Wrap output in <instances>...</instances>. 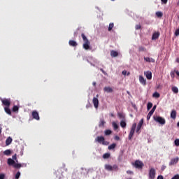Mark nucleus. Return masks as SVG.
<instances>
[{
	"label": "nucleus",
	"instance_id": "obj_52",
	"mask_svg": "<svg viewBox=\"0 0 179 179\" xmlns=\"http://www.w3.org/2000/svg\"><path fill=\"white\" fill-rule=\"evenodd\" d=\"M157 179H164V178H163V176L159 175V176L157 177Z\"/></svg>",
	"mask_w": 179,
	"mask_h": 179
},
{
	"label": "nucleus",
	"instance_id": "obj_56",
	"mask_svg": "<svg viewBox=\"0 0 179 179\" xmlns=\"http://www.w3.org/2000/svg\"><path fill=\"white\" fill-rule=\"evenodd\" d=\"M115 139H116V141H120V137L117 136H116L115 138Z\"/></svg>",
	"mask_w": 179,
	"mask_h": 179
},
{
	"label": "nucleus",
	"instance_id": "obj_43",
	"mask_svg": "<svg viewBox=\"0 0 179 179\" xmlns=\"http://www.w3.org/2000/svg\"><path fill=\"white\" fill-rule=\"evenodd\" d=\"M174 143L176 146H179V139H176Z\"/></svg>",
	"mask_w": 179,
	"mask_h": 179
},
{
	"label": "nucleus",
	"instance_id": "obj_53",
	"mask_svg": "<svg viewBox=\"0 0 179 179\" xmlns=\"http://www.w3.org/2000/svg\"><path fill=\"white\" fill-rule=\"evenodd\" d=\"M162 3H167L169 0H161Z\"/></svg>",
	"mask_w": 179,
	"mask_h": 179
},
{
	"label": "nucleus",
	"instance_id": "obj_31",
	"mask_svg": "<svg viewBox=\"0 0 179 179\" xmlns=\"http://www.w3.org/2000/svg\"><path fill=\"white\" fill-rule=\"evenodd\" d=\"M155 15L157 17H163V13H162L161 11L157 12Z\"/></svg>",
	"mask_w": 179,
	"mask_h": 179
},
{
	"label": "nucleus",
	"instance_id": "obj_27",
	"mask_svg": "<svg viewBox=\"0 0 179 179\" xmlns=\"http://www.w3.org/2000/svg\"><path fill=\"white\" fill-rule=\"evenodd\" d=\"M117 146V144L115 143H113L111 145H110L108 147V150H113V149H115V147Z\"/></svg>",
	"mask_w": 179,
	"mask_h": 179
},
{
	"label": "nucleus",
	"instance_id": "obj_60",
	"mask_svg": "<svg viewBox=\"0 0 179 179\" xmlns=\"http://www.w3.org/2000/svg\"><path fill=\"white\" fill-rule=\"evenodd\" d=\"M177 125H178V127H179V122H178Z\"/></svg>",
	"mask_w": 179,
	"mask_h": 179
},
{
	"label": "nucleus",
	"instance_id": "obj_34",
	"mask_svg": "<svg viewBox=\"0 0 179 179\" xmlns=\"http://www.w3.org/2000/svg\"><path fill=\"white\" fill-rule=\"evenodd\" d=\"M176 70L173 71H171L170 75L171 77L172 78V79H174V78H176Z\"/></svg>",
	"mask_w": 179,
	"mask_h": 179
},
{
	"label": "nucleus",
	"instance_id": "obj_5",
	"mask_svg": "<svg viewBox=\"0 0 179 179\" xmlns=\"http://www.w3.org/2000/svg\"><path fill=\"white\" fill-rule=\"evenodd\" d=\"M135 129H136V123H134L131 126L130 132L129 134V141H131L134 137V134H135Z\"/></svg>",
	"mask_w": 179,
	"mask_h": 179
},
{
	"label": "nucleus",
	"instance_id": "obj_36",
	"mask_svg": "<svg viewBox=\"0 0 179 179\" xmlns=\"http://www.w3.org/2000/svg\"><path fill=\"white\" fill-rule=\"evenodd\" d=\"M112 125H113V128H114L115 130L118 129V124H117V123H115V122H113L112 123Z\"/></svg>",
	"mask_w": 179,
	"mask_h": 179
},
{
	"label": "nucleus",
	"instance_id": "obj_49",
	"mask_svg": "<svg viewBox=\"0 0 179 179\" xmlns=\"http://www.w3.org/2000/svg\"><path fill=\"white\" fill-rule=\"evenodd\" d=\"M101 72H102L104 75H107V73L103 70V69H100Z\"/></svg>",
	"mask_w": 179,
	"mask_h": 179
},
{
	"label": "nucleus",
	"instance_id": "obj_45",
	"mask_svg": "<svg viewBox=\"0 0 179 179\" xmlns=\"http://www.w3.org/2000/svg\"><path fill=\"white\" fill-rule=\"evenodd\" d=\"M0 179H5V174L4 173H0Z\"/></svg>",
	"mask_w": 179,
	"mask_h": 179
},
{
	"label": "nucleus",
	"instance_id": "obj_23",
	"mask_svg": "<svg viewBox=\"0 0 179 179\" xmlns=\"http://www.w3.org/2000/svg\"><path fill=\"white\" fill-rule=\"evenodd\" d=\"M8 164L9 166H14L15 165V160H13L12 158L8 159Z\"/></svg>",
	"mask_w": 179,
	"mask_h": 179
},
{
	"label": "nucleus",
	"instance_id": "obj_3",
	"mask_svg": "<svg viewBox=\"0 0 179 179\" xmlns=\"http://www.w3.org/2000/svg\"><path fill=\"white\" fill-rule=\"evenodd\" d=\"M120 169L118 168V166L117 164H115L113 166H111L110 164H106L105 165V170H107V171H118Z\"/></svg>",
	"mask_w": 179,
	"mask_h": 179
},
{
	"label": "nucleus",
	"instance_id": "obj_30",
	"mask_svg": "<svg viewBox=\"0 0 179 179\" xmlns=\"http://www.w3.org/2000/svg\"><path fill=\"white\" fill-rule=\"evenodd\" d=\"M117 115H118L119 118H122V120L125 119V115H124V113H118Z\"/></svg>",
	"mask_w": 179,
	"mask_h": 179
},
{
	"label": "nucleus",
	"instance_id": "obj_35",
	"mask_svg": "<svg viewBox=\"0 0 179 179\" xmlns=\"http://www.w3.org/2000/svg\"><path fill=\"white\" fill-rule=\"evenodd\" d=\"M113 27H114V23H110L108 29V31H111V30H113Z\"/></svg>",
	"mask_w": 179,
	"mask_h": 179
},
{
	"label": "nucleus",
	"instance_id": "obj_24",
	"mask_svg": "<svg viewBox=\"0 0 179 179\" xmlns=\"http://www.w3.org/2000/svg\"><path fill=\"white\" fill-rule=\"evenodd\" d=\"M69 45H71V47H76L78 45V43H76V41H69Z\"/></svg>",
	"mask_w": 179,
	"mask_h": 179
},
{
	"label": "nucleus",
	"instance_id": "obj_59",
	"mask_svg": "<svg viewBox=\"0 0 179 179\" xmlns=\"http://www.w3.org/2000/svg\"><path fill=\"white\" fill-rule=\"evenodd\" d=\"M92 85H93V86H96V83L94 82V83H92Z\"/></svg>",
	"mask_w": 179,
	"mask_h": 179
},
{
	"label": "nucleus",
	"instance_id": "obj_19",
	"mask_svg": "<svg viewBox=\"0 0 179 179\" xmlns=\"http://www.w3.org/2000/svg\"><path fill=\"white\" fill-rule=\"evenodd\" d=\"M110 56L113 57V58H115V57H118V52L115 50H111Z\"/></svg>",
	"mask_w": 179,
	"mask_h": 179
},
{
	"label": "nucleus",
	"instance_id": "obj_25",
	"mask_svg": "<svg viewBox=\"0 0 179 179\" xmlns=\"http://www.w3.org/2000/svg\"><path fill=\"white\" fill-rule=\"evenodd\" d=\"M3 155H5V156H10V155H12V151L10 150H6L3 152Z\"/></svg>",
	"mask_w": 179,
	"mask_h": 179
},
{
	"label": "nucleus",
	"instance_id": "obj_18",
	"mask_svg": "<svg viewBox=\"0 0 179 179\" xmlns=\"http://www.w3.org/2000/svg\"><path fill=\"white\" fill-rule=\"evenodd\" d=\"M103 91L106 93H113V88H111L110 87H105L103 88Z\"/></svg>",
	"mask_w": 179,
	"mask_h": 179
},
{
	"label": "nucleus",
	"instance_id": "obj_12",
	"mask_svg": "<svg viewBox=\"0 0 179 179\" xmlns=\"http://www.w3.org/2000/svg\"><path fill=\"white\" fill-rule=\"evenodd\" d=\"M55 176L56 177V179H62V171H61V169L57 170L55 172Z\"/></svg>",
	"mask_w": 179,
	"mask_h": 179
},
{
	"label": "nucleus",
	"instance_id": "obj_54",
	"mask_svg": "<svg viewBox=\"0 0 179 179\" xmlns=\"http://www.w3.org/2000/svg\"><path fill=\"white\" fill-rule=\"evenodd\" d=\"M16 159H17L16 155H14L13 156V160H16Z\"/></svg>",
	"mask_w": 179,
	"mask_h": 179
},
{
	"label": "nucleus",
	"instance_id": "obj_11",
	"mask_svg": "<svg viewBox=\"0 0 179 179\" xmlns=\"http://www.w3.org/2000/svg\"><path fill=\"white\" fill-rule=\"evenodd\" d=\"M32 117L34 120H36V121L40 120V115H38V112H37V110L32 111Z\"/></svg>",
	"mask_w": 179,
	"mask_h": 179
},
{
	"label": "nucleus",
	"instance_id": "obj_15",
	"mask_svg": "<svg viewBox=\"0 0 179 179\" xmlns=\"http://www.w3.org/2000/svg\"><path fill=\"white\" fill-rule=\"evenodd\" d=\"M139 82L141 85H143V86L146 85V79H145L142 76H139Z\"/></svg>",
	"mask_w": 179,
	"mask_h": 179
},
{
	"label": "nucleus",
	"instance_id": "obj_48",
	"mask_svg": "<svg viewBox=\"0 0 179 179\" xmlns=\"http://www.w3.org/2000/svg\"><path fill=\"white\" fill-rule=\"evenodd\" d=\"M145 61H146V62H150V57H144Z\"/></svg>",
	"mask_w": 179,
	"mask_h": 179
},
{
	"label": "nucleus",
	"instance_id": "obj_42",
	"mask_svg": "<svg viewBox=\"0 0 179 179\" xmlns=\"http://www.w3.org/2000/svg\"><path fill=\"white\" fill-rule=\"evenodd\" d=\"M141 24H136L135 27L136 30H141Z\"/></svg>",
	"mask_w": 179,
	"mask_h": 179
},
{
	"label": "nucleus",
	"instance_id": "obj_46",
	"mask_svg": "<svg viewBox=\"0 0 179 179\" xmlns=\"http://www.w3.org/2000/svg\"><path fill=\"white\" fill-rule=\"evenodd\" d=\"M175 36H179V28L178 29L176 30L175 31Z\"/></svg>",
	"mask_w": 179,
	"mask_h": 179
},
{
	"label": "nucleus",
	"instance_id": "obj_1",
	"mask_svg": "<svg viewBox=\"0 0 179 179\" xmlns=\"http://www.w3.org/2000/svg\"><path fill=\"white\" fill-rule=\"evenodd\" d=\"M81 37L84 41V43L83 45V48H84V50H90V41H89V39H87L86 35H85V34H82Z\"/></svg>",
	"mask_w": 179,
	"mask_h": 179
},
{
	"label": "nucleus",
	"instance_id": "obj_37",
	"mask_svg": "<svg viewBox=\"0 0 179 179\" xmlns=\"http://www.w3.org/2000/svg\"><path fill=\"white\" fill-rule=\"evenodd\" d=\"M105 124H106V121H104V120H101L99 122V127H104Z\"/></svg>",
	"mask_w": 179,
	"mask_h": 179
},
{
	"label": "nucleus",
	"instance_id": "obj_32",
	"mask_svg": "<svg viewBox=\"0 0 179 179\" xmlns=\"http://www.w3.org/2000/svg\"><path fill=\"white\" fill-rule=\"evenodd\" d=\"M152 107H153V103H152V102H149L147 105L148 111H149Z\"/></svg>",
	"mask_w": 179,
	"mask_h": 179
},
{
	"label": "nucleus",
	"instance_id": "obj_50",
	"mask_svg": "<svg viewBox=\"0 0 179 179\" xmlns=\"http://www.w3.org/2000/svg\"><path fill=\"white\" fill-rule=\"evenodd\" d=\"M127 174H134V172L132 171H127Z\"/></svg>",
	"mask_w": 179,
	"mask_h": 179
},
{
	"label": "nucleus",
	"instance_id": "obj_33",
	"mask_svg": "<svg viewBox=\"0 0 179 179\" xmlns=\"http://www.w3.org/2000/svg\"><path fill=\"white\" fill-rule=\"evenodd\" d=\"M104 134L106 136H108V135H111L112 131L110 129H107L104 131Z\"/></svg>",
	"mask_w": 179,
	"mask_h": 179
},
{
	"label": "nucleus",
	"instance_id": "obj_55",
	"mask_svg": "<svg viewBox=\"0 0 179 179\" xmlns=\"http://www.w3.org/2000/svg\"><path fill=\"white\" fill-rule=\"evenodd\" d=\"M122 75H127V71L124 70V71H122Z\"/></svg>",
	"mask_w": 179,
	"mask_h": 179
},
{
	"label": "nucleus",
	"instance_id": "obj_6",
	"mask_svg": "<svg viewBox=\"0 0 179 179\" xmlns=\"http://www.w3.org/2000/svg\"><path fill=\"white\" fill-rule=\"evenodd\" d=\"M133 166H134L136 169H143L144 164L143 162H142V161L136 160L135 162L133 164Z\"/></svg>",
	"mask_w": 179,
	"mask_h": 179
},
{
	"label": "nucleus",
	"instance_id": "obj_38",
	"mask_svg": "<svg viewBox=\"0 0 179 179\" xmlns=\"http://www.w3.org/2000/svg\"><path fill=\"white\" fill-rule=\"evenodd\" d=\"M13 113H16V111H19V107H17V106H14L13 107Z\"/></svg>",
	"mask_w": 179,
	"mask_h": 179
},
{
	"label": "nucleus",
	"instance_id": "obj_58",
	"mask_svg": "<svg viewBox=\"0 0 179 179\" xmlns=\"http://www.w3.org/2000/svg\"><path fill=\"white\" fill-rule=\"evenodd\" d=\"M176 62H178V64H179V57L176 58Z\"/></svg>",
	"mask_w": 179,
	"mask_h": 179
},
{
	"label": "nucleus",
	"instance_id": "obj_41",
	"mask_svg": "<svg viewBox=\"0 0 179 179\" xmlns=\"http://www.w3.org/2000/svg\"><path fill=\"white\" fill-rule=\"evenodd\" d=\"M14 167L15 168V169H20V167H22V164H14Z\"/></svg>",
	"mask_w": 179,
	"mask_h": 179
},
{
	"label": "nucleus",
	"instance_id": "obj_44",
	"mask_svg": "<svg viewBox=\"0 0 179 179\" xmlns=\"http://www.w3.org/2000/svg\"><path fill=\"white\" fill-rule=\"evenodd\" d=\"M19 177H20V172H17L16 174H15V179H19Z\"/></svg>",
	"mask_w": 179,
	"mask_h": 179
},
{
	"label": "nucleus",
	"instance_id": "obj_22",
	"mask_svg": "<svg viewBox=\"0 0 179 179\" xmlns=\"http://www.w3.org/2000/svg\"><path fill=\"white\" fill-rule=\"evenodd\" d=\"M12 137H8L7 138V139L6 140V146H9V145H10V143H12Z\"/></svg>",
	"mask_w": 179,
	"mask_h": 179
},
{
	"label": "nucleus",
	"instance_id": "obj_57",
	"mask_svg": "<svg viewBox=\"0 0 179 179\" xmlns=\"http://www.w3.org/2000/svg\"><path fill=\"white\" fill-rule=\"evenodd\" d=\"M166 166H162V171H164V169H166Z\"/></svg>",
	"mask_w": 179,
	"mask_h": 179
},
{
	"label": "nucleus",
	"instance_id": "obj_7",
	"mask_svg": "<svg viewBox=\"0 0 179 179\" xmlns=\"http://www.w3.org/2000/svg\"><path fill=\"white\" fill-rule=\"evenodd\" d=\"M156 178V169L151 168L149 171V179Z\"/></svg>",
	"mask_w": 179,
	"mask_h": 179
},
{
	"label": "nucleus",
	"instance_id": "obj_14",
	"mask_svg": "<svg viewBox=\"0 0 179 179\" xmlns=\"http://www.w3.org/2000/svg\"><path fill=\"white\" fill-rule=\"evenodd\" d=\"M160 37V32H155L152 34V40H157Z\"/></svg>",
	"mask_w": 179,
	"mask_h": 179
},
{
	"label": "nucleus",
	"instance_id": "obj_8",
	"mask_svg": "<svg viewBox=\"0 0 179 179\" xmlns=\"http://www.w3.org/2000/svg\"><path fill=\"white\" fill-rule=\"evenodd\" d=\"M3 106L6 107H10V99H1Z\"/></svg>",
	"mask_w": 179,
	"mask_h": 179
},
{
	"label": "nucleus",
	"instance_id": "obj_4",
	"mask_svg": "<svg viewBox=\"0 0 179 179\" xmlns=\"http://www.w3.org/2000/svg\"><path fill=\"white\" fill-rule=\"evenodd\" d=\"M154 121L158 122L161 125H164L166 124V119L160 117V116H153Z\"/></svg>",
	"mask_w": 179,
	"mask_h": 179
},
{
	"label": "nucleus",
	"instance_id": "obj_10",
	"mask_svg": "<svg viewBox=\"0 0 179 179\" xmlns=\"http://www.w3.org/2000/svg\"><path fill=\"white\" fill-rule=\"evenodd\" d=\"M157 106H154L153 108H152V110L149 112V113L147 115V120L149 121L150 120V117H152V115H153V113H155V111H156V108H157Z\"/></svg>",
	"mask_w": 179,
	"mask_h": 179
},
{
	"label": "nucleus",
	"instance_id": "obj_20",
	"mask_svg": "<svg viewBox=\"0 0 179 179\" xmlns=\"http://www.w3.org/2000/svg\"><path fill=\"white\" fill-rule=\"evenodd\" d=\"M145 76L148 80H150L152 79V72L151 71H146L145 72Z\"/></svg>",
	"mask_w": 179,
	"mask_h": 179
},
{
	"label": "nucleus",
	"instance_id": "obj_26",
	"mask_svg": "<svg viewBox=\"0 0 179 179\" xmlns=\"http://www.w3.org/2000/svg\"><path fill=\"white\" fill-rule=\"evenodd\" d=\"M120 127L122 128H126L127 127V122H125V120L120 121Z\"/></svg>",
	"mask_w": 179,
	"mask_h": 179
},
{
	"label": "nucleus",
	"instance_id": "obj_40",
	"mask_svg": "<svg viewBox=\"0 0 179 179\" xmlns=\"http://www.w3.org/2000/svg\"><path fill=\"white\" fill-rule=\"evenodd\" d=\"M110 157V153H105L103 155V159H108Z\"/></svg>",
	"mask_w": 179,
	"mask_h": 179
},
{
	"label": "nucleus",
	"instance_id": "obj_39",
	"mask_svg": "<svg viewBox=\"0 0 179 179\" xmlns=\"http://www.w3.org/2000/svg\"><path fill=\"white\" fill-rule=\"evenodd\" d=\"M138 51H140V52H145V51H146V48H145V47L140 46L138 48Z\"/></svg>",
	"mask_w": 179,
	"mask_h": 179
},
{
	"label": "nucleus",
	"instance_id": "obj_51",
	"mask_svg": "<svg viewBox=\"0 0 179 179\" xmlns=\"http://www.w3.org/2000/svg\"><path fill=\"white\" fill-rule=\"evenodd\" d=\"M155 59L153 58H150V62H152V63H155Z\"/></svg>",
	"mask_w": 179,
	"mask_h": 179
},
{
	"label": "nucleus",
	"instance_id": "obj_47",
	"mask_svg": "<svg viewBox=\"0 0 179 179\" xmlns=\"http://www.w3.org/2000/svg\"><path fill=\"white\" fill-rule=\"evenodd\" d=\"M171 179H179V175L178 174L175 175Z\"/></svg>",
	"mask_w": 179,
	"mask_h": 179
},
{
	"label": "nucleus",
	"instance_id": "obj_28",
	"mask_svg": "<svg viewBox=\"0 0 179 179\" xmlns=\"http://www.w3.org/2000/svg\"><path fill=\"white\" fill-rule=\"evenodd\" d=\"M171 90L173 93H175L176 94H177L178 93V88L177 87H173L171 88Z\"/></svg>",
	"mask_w": 179,
	"mask_h": 179
},
{
	"label": "nucleus",
	"instance_id": "obj_9",
	"mask_svg": "<svg viewBox=\"0 0 179 179\" xmlns=\"http://www.w3.org/2000/svg\"><path fill=\"white\" fill-rule=\"evenodd\" d=\"M92 103L95 108H99V94L94 97L92 99Z\"/></svg>",
	"mask_w": 179,
	"mask_h": 179
},
{
	"label": "nucleus",
	"instance_id": "obj_17",
	"mask_svg": "<svg viewBox=\"0 0 179 179\" xmlns=\"http://www.w3.org/2000/svg\"><path fill=\"white\" fill-rule=\"evenodd\" d=\"M178 157L172 159L171 160L170 165L173 166V164H177V163H178Z\"/></svg>",
	"mask_w": 179,
	"mask_h": 179
},
{
	"label": "nucleus",
	"instance_id": "obj_2",
	"mask_svg": "<svg viewBox=\"0 0 179 179\" xmlns=\"http://www.w3.org/2000/svg\"><path fill=\"white\" fill-rule=\"evenodd\" d=\"M95 142H98V143H101L104 146H107L108 145V141H106V138L103 136H99L95 138Z\"/></svg>",
	"mask_w": 179,
	"mask_h": 179
},
{
	"label": "nucleus",
	"instance_id": "obj_29",
	"mask_svg": "<svg viewBox=\"0 0 179 179\" xmlns=\"http://www.w3.org/2000/svg\"><path fill=\"white\" fill-rule=\"evenodd\" d=\"M152 97H155V99H159V97H160V94L157 92H155L153 94H152Z\"/></svg>",
	"mask_w": 179,
	"mask_h": 179
},
{
	"label": "nucleus",
	"instance_id": "obj_21",
	"mask_svg": "<svg viewBox=\"0 0 179 179\" xmlns=\"http://www.w3.org/2000/svg\"><path fill=\"white\" fill-rule=\"evenodd\" d=\"M4 110L5 113H6V114H8V115H12V111L10 110V109L9 108V107H4Z\"/></svg>",
	"mask_w": 179,
	"mask_h": 179
},
{
	"label": "nucleus",
	"instance_id": "obj_16",
	"mask_svg": "<svg viewBox=\"0 0 179 179\" xmlns=\"http://www.w3.org/2000/svg\"><path fill=\"white\" fill-rule=\"evenodd\" d=\"M176 117H177V111H176V110H173L171 113V118H172L173 120H176Z\"/></svg>",
	"mask_w": 179,
	"mask_h": 179
},
{
	"label": "nucleus",
	"instance_id": "obj_13",
	"mask_svg": "<svg viewBox=\"0 0 179 179\" xmlns=\"http://www.w3.org/2000/svg\"><path fill=\"white\" fill-rule=\"evenodd\" d=\"M142 125H143V119H141L137 125V128H136L137 134H139V131H141V128H142Z\"/></svg>",
	"mask_w": 179,
	"mask_h": 179
},
{
	"label": "nucleus",
	"instance_id": "obj_61",
	"mask_svg": "<svg viewBox=\"0 0 179 179\" xmlns=\"http://www.w3.org/2000/svg\"><path fill=\"white\" fill-rule=\"evenodd\" d=\"M110 1H115V0H110Z\"/></svg>",
	"mask_w": 179,
	"mask_h": 179
}]
</instances>
